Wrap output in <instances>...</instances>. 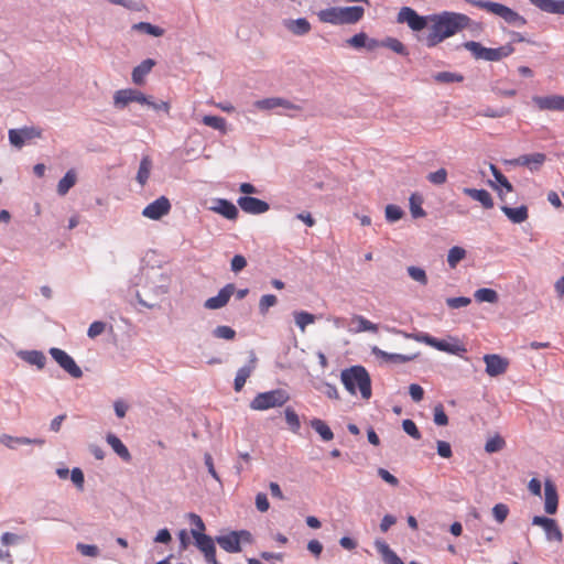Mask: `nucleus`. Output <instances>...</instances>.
<instances>
[{
	"label": "nucleus",
	"instance_id": "1",
	"mask_svg": "<svg viewBox=\"0 0 564 564\" xmlns=\"http://www.w3.org/2000/svg\"><path fill=\"white\" fill-rule=\"evenodd\" d=\"M397 21L399 23H406L411 30L416 32L422 31L430 23L429 33L424 41L426 46L434 47L465 29L469 23V18L463 13L449 11L422 17L412 8L403 7L398 13Z\"/></svg>",
	"mask_w": 564,
	"mask_h": 564
},
{
	"label": "nucleus",
	"instance_id": "2",
	"mask_svg": "<svg viewBox=\"0 0 564 564\" xmlns=\"http://www.w3.org/2000/svg\"><path fill=\"white\" fill-rule=\"evenodd\" d=\"M340 378L344 387L351 394H356L358 389L362 399H370L371 379L368 371L362 366H354L343 370Z\"/></svg>",
	"mask_w": 564,
	"mask_h": 564
},
{
	"label": "nucleus",
	"instance_id": "3",
	"mask_svg": "<svg viewBox=\"0 0 564 564\" xmlns=\"http://www.w3.org/2000/svg\"><path fill=\"white\" fill-rule=\"evenodd\" d=\"M365 14V9L359 6L354 7H332L328 9L321 10L317 13L318 20L323 23H329L334 25L339 24H355L359 22Z\"/></svg>",
	"mask_w": 564,
	"mask_h": 564
},
{
	"label": "nucleus",
	"instance_id": "4",
	"mask_svg": "<svg viewBox=\"0 0 564 564\" xmlns=\"http://www.w3.org/2000/svg\"><path fill=\"white\" fill-rule=\"evenodd\" d=\"M290 400V395L282 389H275L258 393L250 402V408L256 411H265L272 408L284 405Z\"/></svg>",
	"mask_w": 564,
	"mask_h": 564
},
{
	"label": "nucleus",
	"instance_id": "5",
	"mask_svg": "<svg viewBox=\"0 0 564 564\" xmlns=\"http://www.w3.org/2000/svg\"><path fill=\"white\" fill-rule=\"evenodd\" d=\"M415 339L420 343L426 344L440 351H445L454 355H462L466 352V348L464 345L458 343H448L446 340H440L429 334H420L415 336Z\"/></svg>",
	"mask_w": 564,
	"mask_h": 564
},
{
	"label": "nucleus",
	"instance_id": "6",
	"mask_svg": "<svg viewBox=\"0 0 564 564\" xmlns=\"http://www.w3.org/2000/svg\"><path fill=\"white\" fill-rule=\"evenodd\" d=\"M130 102H138L141 105L150 104V97L133 88L120 89L115 93L113 105L117 108H124Z\"/></svg>",
	"mask_w": 564,
	"mask_h": 564
},
{
	"label": "nucleus",
	"instance_id": "7",
	"mask_svg": "<svg viewBox=\"0 0 564 564\" xmlns=\"http://www.w3.org/2000/svg\"><path fill=\"white\" fill-rule=\"evenodd\" d=\"M42 137V130L36 127H23L9 130V141L15 148H22L26 141Z\"/></svg>",
	"mask_w": 564,
	"mask_h": 564
},
{
	"label": "nucleus",
	"instance_id": "8",
	"mask_svg": "<svg viewBox=\"0 0 564 564\" xmlns=\"http://www.w3.org/2000/svg\"><path fill=\"white\" fill-rule=\"evenodd\" d=\"M50 354L53 359L73 378H80L83 376L82 369L77 366L75 360L64 350L59 348H51Z\"/></svg>",
	"mask_w": 564,
	"mask_h": 564
},
{
	"label": "nucleus",
	"instance_id": "9",
	"mask_svg": "<svg viewBox=\"0 0 564 564\" xmlns=\"http://www.w3.org/2000/svg\"><path fill=\"white\" fill-rule=\"evenodd\" d=\"M533 525L541 527L546 535L547 541H555L561 543L563 541V533L556 522V520L552 518L541 517V516H534L532 519Z\"/></svg>",
	"mask_w": 564,
	"mask_h": 564
},
{
	"label": "nucleus",
	"instance_id": "10",
	"mask_svg": "<svg viewBox=\"0 0 564 564\" xmlns=\"http://www.w3.org/2000/svg\"><path fill=\"white\" fill-rule=\"evenodd\" d=\"M171 210V203L167 197L160 196L154 202L150 203L143 210L142 215L152 220H159L167 215Z\"/></svg>",
	"mask_w": 564,
	"mask_h": 564
},
{
	"label": "nucleus",
	"instance_id": "11",
	"mask_svg": "<svg viewBox=\"0 0 564 564\" xmlns=\"http://www.w3.org/2000/svg\"><path fill=\"white\" fill-rule=\"evenodd\" d=\"M545 161L546 155L544 153L536 152L532 154L520 155L516 159L509 160L508 164L513 166H525L531 172H535L542 167Z\"/></svg>",
	"mask_w": 564,
	"mask_h": 564
},
{
	"label": "nucleus",
	"instance_id": "12",
	"mask_svg": "<svg viewBox=\"0 0 564 564\" xmlns=\"http://www.w3.org/2000/svg\"><path fill=\"white\" fill-rule=\"evenodd\" d=\"M197 547L203 552L208 564H216V547L210 536L202 532H193Z\"/></svg>",
	"mask_w": 564,
	"mask_h": 564
},
{
	"label": "nucleus",
	"instance_id": "13",
	"mask_svg": "<svg viewBox=\"0 0 564 564\" xmlns=\"http://www.w3.org/2000/svg\"><path fill=\"white\" fill-rule=\"evenodd\" d=\"M484 361L486 364V372L490 377H497V376L503 375L509 367L508 359L503 358L497 354L485 355Z\"/></svg>",
	"mask_w": 564,
	"mask_h": 564
},
{
	"label": "nucleus",
	"instance_id": "14",
	"mask_svg": "<svg viewBox=\"0 0 564 564\" xmlns=\"http://www.w3.org/2000/svg\"><path fill=\"white\" fill-rule=\"evenodd\" d=\"M237 204L247 214L260 215L267 213L270 206L267 202L251 196H241L238 198Z\"/></svg>",
	"mask_w": 564,
	"mask_h": 564
},
{
	"label": "nucleus",
	"instance_id": "15",
	"mask_svg": "<svg viewBox=\"0 0 564 564\" xmlns=\"http://www.w3.org/2000/svg\"><path fill=\"white\" fill-rule=\"evenodd\" d=\"M532 101L540 110L564 111V96H534Z\"/></svg>",
	"mask_w": 564,
	"mask_h": 564
},
{
	"label": "nucleus",
	"instance_id": "16",
	"mask_svg": "<svg viewBox=\"0 0 564 564\" xmlns=\"http://www.w3.org/2000/svg\"><path fill=\"white\" fill-rule=\"evenodd\" d=\"M558 506V495L555 484L546 479L544 481V511L547 514H555Z\"/></svg>",
	"mask_w": 564,
	"mask_h": 564
},
{
	"label": "nucleus",
	"instance_id": "17",
	"mask_svg": "<svg viewBox=\"0 0 564 564\" xmlns=\"http://www.w3.org/2000/svg\"><path fill=\"white\" fill-rule=\"evenodd\" d=\"M254 106L260 110H271L276 107H282L289 110L300 111L302 108L299 105L291 102L288 99L281 97L264 98L256 101Z\"/></svg>",
	"mask_w": 564,
	"mask_h": 564
},
{
	"label": "nucleus",
	"instance_id": "18",
	"mask_svg": "<svg viewBox=\"0 0 564 564\" xmlns=\"http://www.w3.org/2000/svg\"><path fill=\"white\" fill-rule=\"evenodd\" d=\"M234 284H227L224 286L216 296L209 297L205 302V307L208 310H217L224 307L234 294Z\"/></svg>",
	"mask_w": 564,
	"mask_h": 564
},
{
	"label": "nucleus",
	"instance_id": "19",
	"mask_svg": "<svg viewBox=\"0 0 564 564\" xmlns=\"http://www.w3.org/2000/svg\"><path fill=\"white\" fill-rule=\"evenodd\" d=\"M210 209L229 220H236L239 214L235 204L224 198L216 199Z\"/></svg>",
	"mask_w": 564,
	"mask_h": 564
},
{
	"label": "nucleus",
	"instance_id": "20",
	"mask_svg": "<svg viewBox=\"0 0 564 564\" xmlns=\"http://www.w3.org/2000/svg\"><path fill=\"white\" fill-rule=\"evenodd\" d=\"M216 542L219 544L221 549L229 553H238L241 551V545L239 542V535L237 534V531H231L226 535L217 536Z\"/></svg>",
	"mask_w": 564,
	"mask_h": 564
},
{
	"label": "nucleus",
	"instance_id": "21",
	"mask_svg": "<svg viewBox=\"0 0 564 564\" xmlns=\"http://www.w3.org/2000/svg\"><path fill=\"white\" fill-rule=\"evenodd\" d=\"M463 193L470 198L479 202L481 206L486 209H490L494 207V199L490 193L486 189H477V188H464Z\"/></svg>",
	"mask_w": 564,
	"mask_h": 564
},
{
	"label": "nucleus",
	"instance_id": "22",
	"mask_svg": "<svg viewBox=\"0 0 564 564\" xmlns=\"http://www.w3.org/2000/svg\"><path fill=\"white\" fill-rule=\"evenodd\" d=\"M257 358L253 356L249 362V365L241 367L235 378L234 388L235 391L240 392L246 384L247 379L251 376L252 371L256 367Z\"/></svg>",
	"mask_w": 564,
	"mask_h": 564
},
{
	"label": "nucleus",
	"instance_id": "23",
	"mask_svg": "<svg viewBox=\"0 0 564 564\" xmlns=\"http://www.w3.org/2000/svg\"><path fill=\"white\" fill-rule=\"evenodd\" d=\"M501 210L513 224H521L525 221L529 217L528 207L524 205L516 208L503 205L501 206Z\"/></svg>",
	"mask_w": 564,
	"mask_h": 564
},
{
	"label": "nucleus",
	"instance_id": "24",
	"mask_svg": "<svg viewBox=\"0 0 564 564\" xmlns=\"http://www.w3.org/2000/svg\"><path fill=\"white\" fill-rule=\"evenodd\" d=\"M0 443L7 446L8 448L14 449L19 445H29V444H39L42 445L44 441L37 438H28V437H15L8 434H3L0 436Z\"/></svg>",
	"mask_w": 564,
	"mask_h": 564
},
{
	"label": "nucleus",
	"instance_id": "25",
	"mask_svg": "<svg viewBox=\"0 0 564 564\" xmlns=\"http://www.w3.org/2000/svg\"><path fill=\"white\" fill-rule=\"evenodd\" d=\"M155 62L151 58L144 59L140 65L135 66L132 70V82L137 85L144 83V77L151 72Z\"/></svg>",
	"mask_w": 564,
	"mask_h": 564
},
{
	"label": "nucleus",
	"instance_id": "26",
	"mask_svg": "<svg viewBox=\"0 0 564 564\" xmlns=\"http://www.w3.org/2000/svg\"><path fill=\"white\" fill-rule=\"evenodd\" d=\"M106 440L118 456H120L124 462H130V452L119 437L110 433L107 435Z\"/></svg>",
	"mask_w": 564,
	"mask_h": 564
},
{
	"label": "nucleus",
	"instance_id": "27",
	"mask_svg": "<svg viewBox=\"0 0 564 564\" xmlns=\"http://www.w3.org/2000/svg\"><path fill=\"white\" fill-rule=\"evenodd\" d=\"M285 26L290 32H292L295 35H304L311 31V24L304 18H300L296 20H288L285 22Z\"/></svg>",
	"mask_w": 564,
	"mask_h": 564
},
{
	"label": "nucleus",
	"instance_id": "28",
	"mask_svg": "<svg viewBox=\"0 0 564 564\" xmlns=\"http://www.w3.org/2000/svg\"><path fill=\"white\" fill-rule=\"evenodd\" d=\"M351 324L355 325V327L351 329L354 333H361V332L377 333L378 332V326L361 315H354L351 317Z\"/></svg>",
	"mask_w": 564,
	"mask_h": 564
},
{
	"label": "nucleus",
	"instance_id": "29",
	"mask_svg": "<svg viewBox=\"0 0 564 564\" xmlns=\"http://www.w3.org/2000/svg\"><path fill=\"white\" fill-rule=\"evenodd\" d=\"M514 48L511 44H507L497 48H487L485 61H500L513 53Z\"/></svg>",
	"mask_w": 564,
	"mask_h": 564
},
{
	"label": "nucleus",
	"instance_id": "30",
	"mask_svg": "<svg viewBox=\"0 0 564 564\" xmlns=\"http://www.w3.org/2000/svg\"><path fill=\"white\" fill-rule=\"evenodd\" d=\"M532 4L541 9L542 11L549 12V13H557L561 14V12L564 11L562 1H555V0H529Z\"/></svg>",
	"mask_w": 564,
	"mask_h": 564
},
{
	"label": "nucleus",
	"instance_id": "31",
	"mask_svg": "<svg viewBox=\"0 0 564 564\" xmlns=\"http://www.w3.org/2000/svg\"><path fill=\"white\" fill-rule=\"evenodd\" d=\"M532 4L541 9L542 11L549 12V13H557L561 14V12L564 11L562 1H555V0H529Z\"/></svg>",
	"mask_w": 564,
	"mask_h": 564
},
{
	"label": "nucleus",
	"instance_id": "32",
	"mask_svg": "<svg viewBox=\"0 0 564 564\" xmlns=\"http://www.w3.org/2000/svg\"><path fill=\"white\" fill-rule=\"evenodd\" d=\"M312 429L322 437L323 441L329 442L334 438L330 427L321 419H313L310 422Z\"/></svg>",
	"mask_w": 564,
	"mask_h": 564
},
{
	"label": "nucleus",
	"instance_id": "33",
	"mask_svg": "<svg viewBox=\"0 0 564 564\" xmlns=\"http://www.w3.org/2000/svg\"><path fill=\"white\" fill-rule=\"evenodd\" d=\"M490 171H491L495 180L497 181V183H499L500 186L503 188L499 192V196L503 200L505 192L506 193L513 192V186L495 164H490Z\"/></svg>",
	"mask_w": 564,
	"mask_h": 564
},
{
	"label": "nucleus",
	"instance_id": "34",
	"mask_svg": "<svg viewBox=\"0 0 564 564\" xmlns=\"http://www.w3.org/2000/svg\"><path fill=\"white\" fill-rule=\"evenodd\" d=\"M76 173L74 170H69L57 184V193L64 196L76 183Z\"/></svg>",
	"mask_w": 564,
	"mask_h": 564
},
{
	"label": "nucleus",
	"instance_id": "35",
	"mask_svg": "<svg viewBox=\"0 0 564 564\" xmlns=\"http://www.w3.org/2000/svg\"><path fill=\"white\" fill-rule=\"evenodd\" d=\"M372 354L380 358V359H383L384 361L387 362H398V364H403V362H406L410 360V357L408 356H404V355H400V354H389L378 347H373L372 348Z\"/></svg>",
	"mask_w": 564,
	"mask_h": 564
},
{
	"label": "nucleus",
	"instance_id": "36",
	"mask_svg": "<svg viewBox=\"0 0 564 564\" xmlns=\"http://www.w3.org/2000/svg\"><path fill=\"white\" fill-rule=\"evenodd\" d=\"M409 203H410V212H411V215L413 218L425 217L426 213L422 208V204H423L422 195H420L417 193H413L410 196Z\"/></svg>",
	"mask_w": 564,
	"mask_h": 564
},
{
	"label": "nucleus",
	"instance_id": "37",
	"mask_svg": "<svg viewBox=\"0 0 564 564\" xmlns=\"http://www.w3.org/2000/svg\"><path fill=\"white\" fill-rule=\"evenodd\" d=\"M151 169H152V161H151L150 156H148V155L143 156L141 162H140L139 171H138V174H137V181L142 186L149 180L150 173H151Z\"/></svg>",
	"mask_w": 564,
	"mask_h": 564
},
{
	"label": "nucleus",
	"instance_id": "38",
	"mask_svg": "<svg viewBox=\"0 0 564 564\" xmlns=\"http://www.w3.org/2000/svg\"><path fill=\"white\" fill-rule=\"evenodd\" d=\"M285 421L289 426V429L294 433L297 434L301 429V421L297 415V413L294 411L293 408L288 406L284 410Z\"/></svg>",
	"mask_w": 564,
	"mask_h": 564
},
{
	"label": "nucleus",
	"instance_id": "39",
	"mask_svg": "<svg viewBox=\"0 0 564 564\" xmlns=\"http://www.w3.org/2000/svg\"><path fill=\"white\" fill-rule=\"evenodd\" d=\"M465 257L466 250L462 247L455 246L448 251L447 263L452 269H455Z\"/></svg>",
	"mask_w": 564,
	"mask_h": 564
},
{
	"label": "nucleus",
	"instance_id": "40",
	"mask_svg": "<svg viewBox=\"0 0 564 564\" xmlns=\"http://www.w3.org/2000/svg\"><path fill=\"white\" fill-rule=\"evenodd\" d=\"M377 547L384 555V560L388 564H404L384 542H377Z\"/></svg>",
	"mask_w": 564,
	"mask_h": 564
},
{
	"label": "nucleus",
	"instance_id": "41",
	"mask_svg": "<svg viewBox=\"0 0 564 564\" xmlns=\"http://www.w3.org/2000/svg\"><path fill=\"white\" fill-rule=\"evenodd\" d=\"M475 299L478 302L496 303L498 301V294L492 289H478L475 292Z\"/></svg>",
	"mask_w": 564,
	"mask_h": 564
},
{
	"label": "nucleus",
	"instance_id": "42",
	"mask_svg": "<svg viewBox=\"0 0 564 564\" xmlns=\"http://www.w3.org/2000/svg\"><path fill=\"white\" fill-rule=\"evenodd\" d=\"M133 29L156 37L164 34V30L162 28L153 25L149 22H139L133 25Z\"/></svg>",
	"mask_w": 564,
	"mask_h": 564
},
{
	"label": "nucleus",
	"instance_id": "43",
	"mask_svg": "<svg viewBox=\"0 0 564 564\" xmlns=\"http://www.w3.org/2000/svg\"><path fill=\"white\" fill-rule=\"evenodd\" d=\"M294 319L297 327L304 332L306 326L315 322V316L308 312H295Z\"/></svg>",
	"mask_w": 564,
	"mask_h": 564
},
{
	"label": "nucleus",
	"instance_id": "44",
	"mask_svg": "<svg viewBox=\"0 0 564 564\" xmlns=\"http://www.w3.org/2000/svg\"><path fill=\"white\" fill-rule=\"evenodd\" d=\"M202 122L213 129L226 131V120L223 117L207 115L203 117Z\"/></svg>",
	"mask_w": 564,
	"mask_h": 564
},
{
	"label": "nucleus",
	"instance_id": "45",
	"mask_svg": "<svg viewBox=\"0 0 564 564\" xmlns=\"http://www.w3.org/2000/svg\"><path fill=\"white\" fill-rule=\"evenodd\" d=\"M434 79L438 83L448 84V83H455V82L459 83L464 79V77L457 73L440 72L434 75Z\"/></svg>",
	"mask_w": 564,
	"mask_h": 564
},
{
	"label": "nucleus",
	"instance_id": "46",
	"mask_svg": "<svg viewBox=\"0 0 564 564\" xmlns=\"http://www.w3.org/2000/svg\"><path fill=\"white\" fill-rule=\"evenodd\" d=\"M403 215H404V212L398 205H393V204L387 205L386 218L389 223H395V221L400 220L403 217Z\"/></svg>",
	"mask_w": 564,
	"mask_h": 564
},
{
	"label": "nucleus",
	"instance_id": "47",
	"mask_svg": "<svg viewBox=\"0 0 564 564\" xmlns=\"http://www.w3.org/2000/svg\"><path fill=\"white\" fill-rule=\"evenodd\" d=\"M382 46L388 47V48L392 50L393 52L401 54V55L406 54L405 46L403 45V43L401 41H399L395 37H387L384 41H382Z\"/></svg>",
	"mask_w": 564,
	"mask_h": 564
},
{
	"label": "nucleus",
	"instance_id": "48",
	"mask_svg": "<svg viewBox=\"0 0 564 564\" xmlns=\"http://www.w3.org/2000/svg\"><path fill=\"white\" fill-rule=\"evenodd\" d=\"M465 48L468 50L476 58L485 59L487 47L482 46L478 42L469 41L464 44Z\"/></svg>",
	"mask_w": 564,
	"mask_h": 564
},
{
	"label": "nucleus",
	"instance_id": "49",
	"mask_svg": "<svg viewBox=\"0 0 564 564\" xmlns=\"http://www.w3.org/2000/svg\"><path fill=\"white\" fill-rule=\"evenodd\" d=\"M427 181L434 185H443L447 181V171L442 167L435 172H431L426 176Z\"/></svg>",
	"mask_w": 564,
	"mask_h": 564
},
{
	"label": "nucleus",
	"instance_id": "50",
	"mask_svg": "<svg viewBox=\"0 0 564 564\" xmlns=\"http://www.w3.org/2000/svg\"><path fill=\"white\" fill-rule=\"evenodd\" d=\"M408 273L414 281L421 283L422 285L427 284V275L425 270L419 267L411 265L408 268Z\"/></svg>",
	"mask_w": 564,
	"mask_h": 564
},
{
	"label": "nucleus",
	"instance_id": "51",
	"mask_svg": "<svg viewBox=\"0 0 564 564\" xmlns=\"http://www.w3.org/2000/svg\"><path fill=\"white\" fill-rule=\"evenodd\" d=\"M402 429L412 438L421 440V437H422L421 432L419 431L416 424L412 420H410V419L403 420Z\"/></svg>",
	"mask_w": 564,
	"mask_h": 564
},
{
	"label": "nucleus",
	"instance_id": "52",
	"mask_svg": "<svg viewBox=\"0 0 564 564\" xmlns=\"http://www.w3.org/2000/svg\"><path fill=\"white\" fill-rule=\"evenodd\" d=\"M278 302V299L273 294H265L260 299L259 310L261 314H267L270 307L274 306Z\"/></svg>",
	"mask_w": 564,
	"mask_h": 564
},
{
	"label": "nucleus",
	"instance_id": "53",
	"mask_svg": "<svg viewBox=\"0 0 564 564\" xmlns=\"http://www.w3.org/2000/svg\"><path fill=\"white\" fill-rule=\"evenodd\" d=\"M492 514L498 523H502L509 514V508L505 503H497L492 508Z\"/></svg>",
	"mask_w": 564,
	"mask_h": 564
},
{
	"label": "nucleus",
	"instance_id": "54",
	"mask_svg": "<svg viewBox=\"0 0 564 564\" xmlns=\"http://www.w3.org/2000/svg\"><path fill=\"white\" fill-rule=\"evenodd\" d=\"M505 444L506 443L502 437L495 436L487 441V443L485 445V449L488 453H496V452L501 451L503 448Z\"/></svg>",
	"mask_w": 564,
	"mask_h": 564
},
{
	"label": "nucleus",
	"instance_id": "55",
	"mask_svg": "<svg viewBox=\"0 0 564 564\" xmlns=\"http://www.w3.org/2000/svg\"><path fill=\"white\" fill-rule=\"evenodd\" d=\"M76 549L84 556L96 557L99 555V549L93 544L77 543Z\"/></svg>",
	"mask_w": 564,
	"mask_h": 564
},
{
	"label": "nucleus",
	"instance_id": "56",
	"mask_svg": "<svg viewBox=\"0 0 564 564\" xmlns=\"http://www.w3.org/2000/svg\"><path fill=\"white\" fill-rule=\"evenodd\" d=\"M368 35L364 32L357 33L346 41V43L355 48H361L366 46Z\"/></svg>",
	"mask_w": 564,
	"mask_h": 564
},
{
	"label": "nucleus",
	"instance_id": "57",
	"mask_svg": "<svg viewBox=\"0 0 564 564\" xmlns=\"http://www.w3.org/2000/svg\"><path fill=\"white\" fill-rule=\"evenodd\" d=\"M214 335L217 338H223V339L231 340V339L235 338L236 332L231 327L223 325V326H218V327L215 328Z\"/></svg>",
	"mask_w": 564,
	"mask_h": 564
},
{
	"label": "nucleus",
	"instance_id": "58",
	"mask_svg": "<svg viewBox=\"0 0 564 564\" xmlns=\"http://www.w3.org/2000/svg\"><path fill=\"white\" fill-rule=\"evenodd\" d=\"M434 422L436 425H440V426H445L448 424V417H447L442 404H437L434 408Z\"/></svg>",
	"mask_w": 564,
	"mask_h": 564
},
{
	"label": "nucleus",
	"instance_id": "59",
	"mask_svg": "<svg viewBox=\"0 0 564 564\" xmlns=\"http://www.w3.org/2000/svg\"><path fill=\"white\" fill-rule=\"evenodd\" d=\"M470 299L469 297H465V296H458V297H448L446 300V304L451 307V308H460V307H465L467 305L470 304Z\"/></svg>",
	"mask_w": 564,
	"mask_h": 564
},
{
	"label": "nucleus",
	"instance_id": "60",
	"mask_svg": "<svg viewBox=\"0 0 564 564\" xmlns=\"http://www.w3.org/2000/svg\"><path fill=\"white\" fill-rule=\"evenodd\" d=\"M105 328H106V324L104 322H100V321L94 322L90 324L87 335L90 338H95V337L99 336L100 334H102L105 332Z\"/></svg>",
	"mask_w": 564,
	"mask_h": 564
},
{
	"label": "nucleus",
	"instance_id": "61",
	"mask_svg": "<svg viewBox=\"0 0 564 564\" xmlns=\"http://www.w3.org/2000/svg\"><path fill=\"white\" fill-rule=\"evenodd\" d=\"M437 454L443 458H451L453 455L451 444L445 441H437Z\"/></svg>",
	"mask_w": 564,
	"mask_h": 564
},
{
	"label": "nucleus",
	"instance_id": "62",
	"mask_svg": "<svg viewBox=\"0 0 564 564\" xmlns=\"http://www.w3.org/2000/svg\"><path fill=\"white\" fill-rule=\"evenodd\" d=\"M26 360L32 365H36L39 368H43L45 365V356L40 351L29 352Z\"/></svg>",
	"mask_w": 564,
	"mask_h": 564
},
{
	"label": "nucleus",
	"instance_id": "63",
	"mask_svg": "<svg viewBox=\"0 0 564 564\" xmlns=\"http://www.w3.org/2000/svg\"><path fill=\"white\" fill-rule=\"evenodd\" d=\"M256 507L260 512H267L270 508L268 497L263 492H259L256 496Z\"/></svg>",
	"mask_w": 564,
	"mask_h": 564
},
{
	"label": "nucleus",
	"instance_id": "64",
	"mask_svg": "<svg viewBox=\"0 0 564 564\" xmlns=\"http://www.w3.org/2000/svg\"><path fill=\"white\" fill-rule=\"evenodd\" d=\"M409 393H410L411 398L413 399V401H415V402H420L423 400L424 390L421 386H419L416 383L410 384Z\"/></svg>",
	"mask_w": 564,
	"mask_h": 564
}]
</instances>
